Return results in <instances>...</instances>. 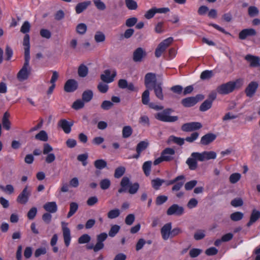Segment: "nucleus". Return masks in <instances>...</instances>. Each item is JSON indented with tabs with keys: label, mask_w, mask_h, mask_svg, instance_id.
Listing matches in <instances>:
<instances>
[{
	"label": "nucleus",
	"mask_w": 260,
	"mask_h": 260,
	"mask_svg": "<svg viewBox=\"0 0 260 260\" xmlns=\"http://www.w3.org/2000/svg\"><path fill=\"white\" fill-rule=\"evenodd\" d=\"M120 188L118 190L119 193L126 192L128 190L129 193L134 194L137 192L139 188V184L137 182L132 184L130 179L127 177H124L122 178L120 183Z\"/></svg>",
	"instance_id": "nucleus-1"
},
{
	"label": "nucleus",
	"mask_w": 260,
	"mask_h": 260,
	"mask_svg": "<svg viewBox=\"0 0 260 260\" xmlns=\"http://www.w3.org/2000/svg\"><path fill=\"white\" fill-rule=\"evenodd\" d=\"M172 111L173 110L172 109H166L162 112L157 113L155 117L157 119L163 122H173L176 121L178 119V116L169 115Z\"/></svg>",
	"instance_id": "nucleus-2"
},
{
	"label": "nucleus",
	"mask_w": 260,
	"mask_h": 260,
	"mask_svg": "<svg viewBox=\"0 0 260 260\" xmlns=\"http://www.w3.org/2000/svg\"><path fill=\"white\" fill-rule=\"evenodd\" d=\"M29 58H24V63L21 69L18 72L17 78L20 81L26 80L30 74L31 68L29 66Z\"/></svg>",
	"instance_id": "nucleus-3"
},
{
	"label": "nucleus",
	"mask_w": 260,
	"mask_h": 260,
	"mask_svg": "<svg viewBox=\"0 0 260 260\" xmlns=\"http://www.w3.org/2000/svg\"><path fill=\"white\" fill-rule=\"evenodd\" d=\"M108 235L106 233H102L97 235V242L96 244L88 245L87 246L88 249H93L94 252H98L102 249L104 247V241L107 238Z\"/></svg>",
	"instance_id": "nucleus-4"
},
{
	"label": "nucleus",
	"mask_w": 260,
	"mask_h": 260,
	"mask_svg": "<svg viewBox=\"0 0 260 260\" xmlns=\"http://www.w3.org/2000/svg\"><path fill=\"white\" fill-rule=\"evenodd\" d=\"M31 193V188L28 185H26L22 191L18 196L16 199L17 202L22 205L26 204L29 200Z\"/></svg>",
	"instance_id": "nucleus-5"
},
{
	"label": "nucleus",
	"mask_w": 260,
	"mask_h": 260,
	"mask_svg": "<svg viewBox=\"0 0 260 260\" xmlns=\"http://www.w3.org/2000/svg\"><path fill=\"white\" fill-rule=\"evenodd\" d=\"M173 38L169 37L160 43L155 51V55L156 57H159L166 49L173 43Z\"/></svg>",
	"instance_id": "nucleus-6"
},
{
	"label": "nucleus",
	"mask_w": 260,
	"mask_h": 260,
	"mask_svg": "<svg viewBox=\"0 0 260 260\" xmlns=\"http://www.w3.org/2000/svg\"><path fill=\"white\" fill-rule=\"evenodd\" d=\"M198 152H192L191 154L190 157H188L186 161V164L188 166L190 170H196L198 168V161H199Z\"/></svg>",
	"instance_id": "nucleus-7"
},
{
	"label": "nucleus",
	"mask_w": 260,
	"mask_h": 260,
	"mask_svg": "<svg viewBox=\"0 0 260 260\" xmlns=\"http://www.w3.org/2000/svg\"><path fill=\"white\" fill-rule=\"evenodd\" d=\"M111 74V71L110 70H105L104 73L101 75V79L107 83L113 82L117 73L115 70H113Z\"/></svg>",
	"instance_id": "nucleus-8"
},
{
	"label": "nucleus",
	"mask_w": 260,
	"mask_h": 260,
	"mask_svg": "<svg viewBox=\"0 0 260 260\" xmlns=\"http://www.w3.org/2000/svg\"><path fill=\"white\" fill-rule=\"evenodd\" d=\"M184 209L182 206L174 204L168 209L167 214L168 215L181 216L184 213Z\"/></svg>",
	"instance_id": "nucleus-9"
},
{
	"label": "nucleus",
	"mask_w": 260,
	"mask_h": 260,
	"mask_svg": "<svg viewBox=\"0 0 260 260\" xmlns=\"http://www.w3.org/2000/svg\"><path fill=\"white\" fill-rule=\"evenodd\" d=\"M234 90L233 84L230 81L218 86L216 88L217 92L220 94H229Z\"/></svg>",
	"instance_id": "nucleus-10"
},
{
	"label": "nucleus",
	"mask_w": 260,
	"mask_h": 260,
	"mask_svg": "<svg viewBox=\"0 0 260 260\" xmlns=\"http://www.w3.org/2000/svg\"><path fill=\"white\" fill-rule=\"evenodd\" d=\"M62 231L64 244L67 247H68L71 240V231L67 226V223L63 222H62Z\"/></svg>",
	"instance_id": "nucleus-11"
},
{
	"label": "nucleus",
	"mask_w": 260,
	"mask_h": 260,
	"mask_svg": "<svg viewBox=\"0 0 260 260\" xmlns=\"http://www.w3.org/2000/svg\"><path fill=\"white\" fill-rule=\"evenodd\" d=\"M202 126V124L198 122H188L182 125L181 130L183 132H191L200 129Z\"/></svg>",
	"instance_id": "nucleus-12"
},
{
	"label": "nucleus",
	"mask_w": 260,
	"mask_h": 260,
	"mask_svg": "<svg viewBox=\"0 0 260 260\" xmlns=\"http://www.w3.org/2000/svg\"><path fill=\"white\" fill-rule=\"evenodd\" d=\"M199 157V161H204L210 159H214L216 157V153L214 151H204L201 153L198 152Z\"/></svg>",
	"instance_id": "nucleus-13"
},
{
	"label": "nucleus",
	"mask_w": 260,
	"mask_h": 260,
	"mask_svg": "<svg viewBox=\"0 0 260 260\" xmlns=\"http://www.w3.org/2000/svg\"><path fill=\"white\" fill-rule=\"evenodd\" d=\"M78 88V83L74 79H69L64 86V90L67 92H72Z\"/></svg>",
	"instance_id": "nucleus-14"
},
{
	"label": "nucleus",
	"mask_w": 260,
	"mask_h": 260,
	"mask_svg": "<svg viewBox=\"0 0 260 260\" xmlns=\"http://www.w3.org/2000/svg\"><path fill=\"white\" fill-rule=\"evenodd\" d=\"M175 154V151L172 148H166L161 153V156L165 161H170L174 159L173 155Z\"/></svg>",
	"instance_id": "nucleus-15"
},
{
	"label": "nucleus",
	"mask_w": 260,
	"mask_h": 260,
	"mask_svg": "<svg viewBox=\"0 0 260 260\" xmlns=\"http://www.w3.org/2000/svg\"><path fill=\"white\" fill-rule=\"evenodd\" d=\"M57 125L66 134H69L71 131V127L73 125V122H69L65 119H61L58 121Z\"/></svg>",
	"instance_id": "nucleus-16"
},
{
	"label": "nucleus",
	"mask_w": 260,
	"mask_h": 260,
	"mask_svg": "<svg viewBox=\"0 0 260 260\" xmlns=\"http://www.w3.org/2000/svg\"><path fill=\"white\" fill-rule=\"evenodd\" d=\"M162 82H158L157 83H155L152 86V88L154 90V92L156 97L161 101H162L164 99V94L162 92Z\"/></svg>",
	"instance_id": "nucleus-17"
},
{
	"label": "nucleus",
	"mask_w": 260,
	"mask_h": 260,
	"mask_svg": "<svg viewBox=\"0 0 260 260\" xmlns=\"http://www.w3.org/2000/svg\"><path fill=\"white\" fill-rule=\"evenodd\" d=\"M172 224L171 222L165 224L161 229L160 233L164 240H167L171 236Z\"/></svg>",
	"instance_id": "nucleus-18"
},
{
	"label": "nucleus",
	"mask_w": 260,
	"mask_h": 260,
	"mask_svg": "<svg viewBox=\"0 0 260 260\" xmlns=\"http://www.w3.org/2000/svg\"><path fill=\"white\" fill-rule=\"evenodd\" d=\"M146 55V53L142 48H138L133 53V60L135 62H140Z\"/></svg>",
	"instance_id": "nucleus-19"
},
{
	"label": "nucleus",
	"mask_w": 260,
	"mask_h": 260,
	"mask_svg": "<svg viewBox=\"0 0 260 260\" xmlns=\"http://www.w3.org/2000/svg\"><path fill=\"white\" fill-rule=\"evenodd\" d=\"M258 85L256 82H251L245 89V93L248 97H252L255 93Z\"/></svg>",
	"instance_id": "nucleus-20"
},
{
	"label": "nucleus",
	"mask_w": 260,
	"mask_h": 260,
	"mask_svg": "<svg viewBox=\"0 0 260 260\" xmlns=\"http://www.w3.org/2000/svg\"><path fill=\"white\" fill-rule=\"evenodd\" d=\"M144 83L145 86L149 88L151 85H154L156 82V75L154 73H148L146 74L144 78Z\"/></svg>",
	"instance_id": "nucleus-21"
},
{
	"label": "nucleus",
	"mask_w": 260,
	"mask_h": 260,
	"mask_svg": "<svg viewBox=\"0 0 260 260\" xmlns=\"http://www.w3.org/2000/svg\"><path fill=\"white\" fill-rule=\"evenodd\" d=\"M245 59L250 63V66L251 67H257L260 66V58L257 56L248 54L245 56Z\"/></svg>",
	"instance_id": "nucleus-22"
},
{
	"label": "nucleus",
	"mask_w": 260,
	"mask_h": 260,
	"mask_svg": "<svg viewBox=\"0 0 260 260\" xmlns=\"http://www.w3.org/2000/svg\"><path fill=\"white\" fill-rule=\"evenodd\" d=\"M256 34V31L253 28L244 29L239 32V38L241 40H245L247 37L255 36Z\"/></svg>",
	"instance_id": "nucleus-23"
},
{
	"label": "nucleus",
	"mask_w": 260,
	"mask_h": 260,
	"mask_svg": "<svg viewBox=\"0 0 260 260\" xmlns=\"http://www.w3.org/2000/svg\"><path fill=\"white\" fill-rule=\"evenodd\" d=\"M216 138V136L214 134L208 133L201 138V144L203 145H207L212 142Z\"/></svg>",
	"instance_id": "nucleus-24"
},
{
	"label": "nucleus",
	"mask_w": 260,
	"mask_h": 260,
	"mask_svg": "<svg viewBox=\"0 0 260 260\" xmlns=\"http://www.w3.org/2000/svg\"><path fill=\"white\" fill-rule=\"evenodd\" d=\"M259 218L260 211L255 209L252 210L250 216L249 221L247 223V226L248 227L250 226L252 224H253L256 221H257Z\"/></svg>",
	"instance_id": "nucleus-25"
},
{
	"label": "nucleus",
	"mask_w": 260,
	"mask_h": 260,
	"mask_svg": "<svg viewBox=\"0 0 260 260\" xmlns=\"http://www.w3.org/2000/svg\"><path fill=\"white\" fill-rule=\"evenodd\" d=\"M23 45L24 46V58H30L29 55V49H30V44H29V36L28 35L26 34L24 36L23 41Z\"/></svg>",
	"instance_id": "nucleus-26"
},
{
	"label": "nucleus",
	"mask_w": 260,
	"mask_h": 260,
	"mask_svg": "<svg viewBox=\"0 0 260 260\" xmlns=\"http://www.w3.org/2000/svg\"><path fill=\"white\" fill-rule=\"evenodd\" d=\"M43 208L50 213H54L57 210V206L55 202H50L45 203L43 206Z\"/></svg>",
	"instance_id": "nucleus-27"
},
{
	"label": "nucleus",
	"mask_w": 260,
	"mask_h": 260,
	"mask_svg": "<svg viewBox=\"0 0 260 260\" xmlns=\"http://www.w3.org/2000/svg\"><path fill=\"white\" fill-rule=\"evenodd\" d=\"M90 5L91 2L89 1L78 3L75 7L76 13L78 14L81 13Z\"/></svg>",
	"instance_id": "nucleus-28"
},
{
	"label": "nucleus",
	"mask_w": 260,
	"mask_h": 260,
	"mask_svg": "<svg viewBox=\"0 0 260 260\" xmlns=\"http://www.w3.org/2000/svg\"><path fill=\"white\" fill-rule=\"evenodd\" d=\"M181 104L185 107H190L197 104V101L193 96L188 97L182 100Z\"/></svg>",
	"instance_id": "nucleus-29"
},
{
	"label": "nucleus",
	"mask_w": 260,
	"mask_h": 260,
	"mask_svg": "<svg viewBox=\"0 0 260 260\" xmlns=\"http://www.w3.org/2000/svg\"><path fill=\"white\" fill-rule=\"evenodd\" d=\"M9 116L10 114L8 112H6L4 113L2 119L3 127L7 130L10 129L11 122L9 120Z\"/></svg>",
	"instance_id": "nucleus-30"
},
{
	"label": "nucleus",
	"mask_w": 260,
	"mask_h": 260,
	"mask_svg": "<svg viewBox=\"0 0 260 260\" xmlns=\"http://www.w3.org/2000/svg\"><path fill=\"white\" fill-rule=\"evenodd\" d=\"M166 181L164 179L157 178L151 180V183L152 187L155 190H158L162 183Z\"/></svg>",
	"instance_id": "nucleus-31"
},
{
	"label": "nucleus",
	"mask_w": 260,
	"mask_h": 260,
	"mask_svg": "<svg viewBox=\"0 0 260 260\" xmlns=\"http://www.w3.org/2000/svg\"><path fill=\"white\" fill-rule=\"evenodd\" d=\"M151 165L152 161L149 160L144 162L142 166L143 171L146 176H148L150 174Z\"/></svg>",
	"instance_id": "nucleus-32"
},
{
	"label": "nucleus",
	"mask_w": 260,
	"mask_h": 260,
	"mask_svg": "<svg viewBox=\"0 0 260 260\" xmlns=\"http://www.w3.org/2000/svg\"><path fill=\"white\" fill-rule=\"evenodd\" d=\"M78 209V205L75 202H72L70 204V211L67 214V217L70 218L77 211Z\"/></svg>",
	"instance_id": "nucleus-33"
},
{
	"label": "nucleus",
	"mask_w": 260,
	"mask_h": 260,
	"mask_svg": "<svg viewBox=\"0 0 260 260\" xmlns=\"http://www.w3.org/2000/svg\"><path fill=\"white\" fill-rule=\"evenodd\" d=\"M184 139L183 138L177 137L174 136H171L168 139V142H173L180 146H181L184 143Z\"/></svg>",
	"instance_id": "nucleus-34"
},
{
	"label": "nucleus",
	"mask_w": 260,
	"mask_h": 260,
	"mask_svg": "<svg viewBox=\"0 0 260 260\" xmlns=\"http://www.w3.org/2000/svg\"><path fill=\"white\" fill-rule=\"evenodd\" d=\"M82 100L85 102H89L92 99L93 92L90 90L84 91L82 93Z\"/></svg>",
	"instance_id": "nucleus-35"
},
{
	"label": "nucleus",
	"mask_w": 260,
	"mask_h": 260,
	"mask_svg": "<svg viewBox=\"0 0 260 260\" xmlns=\"http://www.w3.org/2000/svg\"><path fill=\"white\" fill-rule=\"evenodd\" d=\"M94 38L95 41L98 43L104 42L106 39L105 34L100 31H98L96 32Z\"/></svg>",
	"instance_id": "nucleus-36"
},
{
	"label": "nucleus",
	"mask_w": 260,
	"mask_h": 260,
	"mask_svg": "<svg viewBox=\"0 0 260 260\" xmlns=\"http://www.w3.org/2000/svg\"><path fill=\"white\" fill-rule=\"evenodd\" d=\"M35 139L42 141H47L48 140V135L45 131H41L35 136Z\"/></svg>",
	"instance_id": "nucleus-37"
},
{
	"label": "nucleus",
	"mask_w": 260,
	"mask_h": 260,
	"mask_svg": "<svg viewBox=\"0 0 260 260\" xmlns=\"http://www.w3.org/2000/svg\"><path fill=\"white\" fill-rule=\"evenodd\" d=\"M125 4L128 9L135 10L138 8L137 3L134 0H125Z\"/></svg>",
	"instance_id": "nucleus-38"
},
{
	"label": "nucleus",
	"mask_w": 260,
	"mask_h": 260,
	"mask_svg": "<svg viewBox=\"0 0 260 260\" xmlns=\"http://www.w3.org/2000/svg\"><path fill=\"white\" fill-rule=\"evenodd\" d=\"M133 133V129L130 126H125L123 127L122 131V137L127 138L129 137Z\"/></svg>",
	"instance_id": "nucleus-39"
},
{
	"label": "nucleus",
	"mask_w": 260,
	"mask_h": 260,
	"mask_svg": "<svg viewBox=\"0 0 260 260\" xmlns=\"http://www.w3.org/2000/svg\"><path fill=\"white\" fill-rule=\"evenodd\" d=\"M148 146V143L146 141H141L137 144L136 147V151L137 153H141L142 151L145 150Z\"/></svg>",
	"instance_id": "nucleus-40"
},
{
	"label": "nucleus",
	"mask_w": 260,
	"mask_h": 260,
	"mask_svg": "<svg viewBox=\"0 0 260 260\" xmlns=\"http://www.w3.org/2000/svg\"><path fill=\"white\" fill-rule=\"evenodd\" d=\"M88 72V70L87 67L84 65H81L78 70V73L80 77H85L87 76Z\"/></svg>",
	"instance_id": "nucleus-41"
},
{
	"label": "nucleus",
	"mask_w": 260,
	"mask_h": 260,
	"mask_svg": "<svg viewBox=\"0 0 260 260\" xmlns=\"http://www.w3.org/2000/svg\"><path fill=\"white\" fill-rule=\"evenodd\" d=\"M120 214V210L116 208L110 210L107 213V216L109 219H114L118 217Z\"/></svg>",
	"instance_id": "nucleus-42"
},
{
	"label": "nucleus",
	"mask_w": 260,
	"mask_h": 260,
	"mask_svg": "<svg viewBox=\"0 0 260 260\" xmlns=\"http://www.w3.org/2000/svg\"><path fill=\"white\" fill-rule=\"evenodd\" d=\"M243 216L244 214L243 213L237 211L231 214L230 218L231 220L234 221H238L241 220L243 218Z\"/></svg>",
	"instance_id": "nucleus-43"
},
{
	"label": "nucleus",
	"mask_w": 260,
	"mask_h": 260,
	"mask_svg": "<svg viewBox=\"0 0 260 260\" xmlns=\"http://www.w3.org/2000/svg\"><path fill=\"white\" fill-rule=\"evenodd\" d=\"M150 92L149 90H145L142 95V103L145 105H148L150 100Z\"/></svg>",
	"instance_id": "nucleus-44"
},
{
	"label": "nucleus",
	"mask_w": 260,
	"mask_h": 260,
	"mask_svg": "<svg viewBox=\"0 0 260 260\" xmlns=\"http://www.w3.org/2000/svg\"><path fill=\"white\" fill-rule=\"evenodd\" d=\"M94 165L96 169L102 170L107 166V162L104 159H98L94 161Z\"/></svg>",
	"instance_id": "nucleus-45"
},
{
	"label": "nucleus",
	"mask_w": 260,
	"mask_h": 260,
	"mask_svg": "<svg viewBox=\"0 0 260 260\" xmlns=\"http://www.w3.org/2000/svg\"><path fill=\"white\" fill-rule=\"evenodd\" d=\"M100 185L102 189L106 190L110 187L111 181L108 178L102 179L100 182Z\"/></svg>",
	"instance_id": "nucleus-46"
},
{
	"label": "nucleus",
	"mask_w": 260,
	"mask_h": 260,
	"mask_svg": "<svg viewBox=\"0 0 260 260\" xmlns=\"http://www.w3.org/2000/svg\"><path fill=\"white\" fill-rule=\"evenodd\" d=\"M125 172V168L124 167L120 166L117 168L114 172V177L116 178H119L124 174Z\"/></svg>",
	"instance_id": "nucleus-47"
},
{
	"label": "nucleus",
	"mask_w": 260,
	"mask_h": 260,
	"mask_svg": "<svg viewBox=\"0 0 260 260\" xmlns=\"http://www.w3.org/2000/svg\"><path fill=\"white\" fill-rule=\"evenodd\" d=\"M212 103L209 100H205L200 106V110L201 111H206L209 109L212 106Z\"/></svg>",
	"instance_id": "nucleus-48"
},
{
	"label": "nucleus",
	"mask_w": 260,
	"mask_h": 260,
	"mask_svg": "<svg viewBox=\"0 0 260 260\" xmlns=\"http://www.w3.org/2000/svg\"><path fill=\"white\" fill-rule=\"evenodd\" d=\"M168 199L167 196L165 195H159L158 196L155 200V204L157 206L161 205L162 204L166 203Z\"/></svg>",
	"instance_id": "nucleus-49"
},
{
	"label": "nucleus",
	"mask_w": 260,
	"mask_h": 260,
	"mask_svg": "<svg viewBox=\"0 0 260 260\" xmlns=\"http://www.w3.org/2000/svg\"><path fill=\"white\" fill-rule=\"evenodd\" d=\"M87 30V26L85 24L81 23L77 25L76 31L80 35H84Z\"/></svg>",
	"instance_id": "nucleus-50"
},
{
	"label": "nucleus",
	"mask_w": 260,
	"mask_h": 260,
	"mask_svg": "<svg viewBox=\"0 0 260 260\" xmlns=\"http://www.w3.org/2000/svg\"><path fill=\"white\" fill-rule=\"evenodd\" d=\"M205 237V231L204 230H198L196 231L193 236V238L196 240H200Z\"/></svg>",
	"instance_id": "nucleus-51"
},
{
	"label": "nucleus",
	"mask_w": 260,
	"mask_h": 260,
	"mask_svg": "<svg viewBox=\"0 0 260 260\" xmlns=\"http://www.w3.org/2000/svg\"><path fill=\"white\" fill-rule=\"evenodd\" d=\"M0 189L3 191L9 194H12L14 191V187L11 184L7 185L6 186L0 185Z\"/></svg>",
	"instance_id": "nucleus-52"
},
{
	"label": "nucleus",
	"mask_w": 260,
	"mask_h": 260,
	"mask_svg": "<svg viewBox=\"0 0 260 260\" xmlns=\"http://www.w3.org/2000/svg\"><path fill=\"white\" fill-rule=\"evenodd\" d=\"M213 76L212 71L206 70L203 71L200 76V78L202 80H206L211 78Z\"/></svg>",
	"instance_id": "nucleus-53"
},
{
	"label": "nucleus",
	"mask_w": 260,
	"mask_h": 260,
	"mask_svg": "<svg viewBox=\"0 0 260 260\" xmlns=\"http://www.w3.org/2000/svg\"><path fill=\"white\" fill-rule=\"evenodd\" d=\"M120 226L118 225H112L109 232V236L111 237H114L119 232Z\"/></svg>",
	"instance_id": "nucleus-54"
},
{
	"label": "nucleus",
	"mask_w": 260,
	"mask_h": 260,
	"mask_svg": "<svg viewBox=\"0 0 260 260\" xmlns=\"http://www.w3.org/2000/svg\"><path fill=\"white\" fill-rule=\"evenodd\" d=\"M90 240V237L88 234H85L79 238L78 242L79 244H85L88 243Z\"/></svg>",
	"instance_id": "nucleus-55"
},
{
	"label": "nucleus",
	"mask_w": 260,
	"mask_h": 260,
	"mask_svg": "<svg viewBox=\"0 0 260 260\" xmlns=\"http://www.w3.org/2000/svg\"><path fill=\"white\" fill-rule=\"evenodd\" d=\"M137 21L138 19L136 17L129 18L125 21V25L128 27H133L137 24Z\"/></svg>",
	"instance_id": "nucleus-56"
},
{
	"label": "nucleus",
	"mask_w": 260,
	"mask_h": 260,
	"mask_svg": "<svg viewBox=\"0 0 260 260\" xmlns=\"http://www.w3.org/2000/svg\"><path fill=\"white\" fill-rule=\"evenodd\" d=\"M94 5L96 8L101 11H103L106 9V6L104 2L101 0H93Z\"/></svg>",
	"instance_id": "nucleus-57"
},
{
	"label": "nucleus",
	"mask_w": 260,
	"mask_h": 260,
	"mask_svg": "<svg viewBox=\"0 0 260 260\" xmlns=\"http://www.w3.org/2000/svg\"><path fill=\"white\" fill-rule=\"evenodd\" d=\"M114 104L112 102L109 101H104L103 102L101 105V107L104 110H108L112 108Z\"/></svg>",
	"instance_id": "nucleus-58"
},
{
	"label": "nucleus",
	"mask_w": 260,
	"mask_h": 260,
	"mask_svg": "<svg viewBox=\"0 0 260 260\" xmlns=\"http://www.w3.org/2000/svg\"><path fill=\"white\" fill-rule=\"evenodd\" d=\"M248 15L250 17H254L258 14L259 11L258 9L254 6H250L248 9Z\"/></svg>",
	"instance_id": "nucleus-59"
},
{
	"label": "nucleus",
	"mask_w": 260,
	"mask_h": 260,
	"mask_svg": "<svg viewBox=\"0 0 260 260\" xmlns=\"http://www.w3.org/2000/svg\"><path fill=\"white\" fill-rule=\"evenodd\" d=\"M84 106V101L81 100H77L75 101L72 105V108L75 110L82 108Z\"/></svg>",
	"instance_id": "nucleus-60"
},
{
	"label": "nucleus",
	"mask_w": 260,
	"mask_h": 260,
	"mask_svg": "<svg viewBox=\"0 0 260 260\" xmlns=\"http://www.w3.org/2000/svg\"><path fill=\"white\" fill-rule=\"evenodd\" d=\"M40 34L42 37L47 39H49L51 37V32L47 29H41Z\"/></svg>",
	"instance_id": "nucleus-61"
},
{
	"label": "nucleus",
	"mask_w": 260,
	"mask_h": 260,
	"mask_svg": "<svg viewBox=\"0 0 260 260\" xmlns=\"http://www.w3.org/2000/svg\"><path fill=\"white\" fill-rule=\"evenodd\" d=\"M241 178V175L239 173H233L230 176V181L232 183H236Z\"/></svg>",
	"instance_id": "nucleus-62"
},
{
	"label": "nucleus",
	"mask_w": 260,
	"mask_h": 260,
	"mask_svg": "<svg viewBox=\"0 0 260 260\" xmlns=\"http://www.w3.org/2000/svg\"><path fill=\"white\" fill-rule=\"evenodd\" d=\"M37 209L36 207L31 208L27 213V216L29 219H33L36 216Z\"/></svg>",
	"instance_id": "nucleus-63"
},
{
	"label": "nucleus",
	"mask_w": 260,
	"mask_h": 260,
	"mask_svg": "<svg viewBox=\"0 0 260 260\" xmlns=\"http://www.w3.org/2000/svg\"><path fill=\"white\" fill-rule=\"evenodd\" d=\"M155 14V10L154 7H153L146 12L144 17L147 19H150L153 18Z\"/></svg>",
	"instance_id": "nucleus-64"
}]
</instances>
